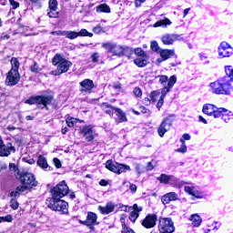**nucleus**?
I'll list each match as a JSON object with an SVG mask.
<instances>
[{"instance_id": "nucleus-1", "label": "nucleus", "mask_w": 233, "mask_h": 233, "mask_svg": "<svg viewBox=\"0 0 233 233\" xmlns=\"http://www.w3.org/2000/svg\"><path fill=\"white\" fill-rule=\"evenodd\" d=\"M52 63L54 66L57 67L56 70L50 72L51 76H61L62 74H66L72 66V62L66 60V58L63 57V56L59 54L55 55Z\"/></svg>"}, {"instance_id": "nucleus-2", "label": "nucleus", "mask_w": 233, "mask_h": 233, "mask_svg": "<svg viewBox=\"0 0 233 233\" xmlns=\"http://www.w3.org/2000/svg\"><path fill=\"white\" fill-rule=\"evenodd\" d=\"M16 179H19L21 183V186L18 187V190L20 191L26 192V190H32L34 187H37V185H39L37 180H35L34 174L28 172L20 173Z\"/></svg>"}, {"instance_id": "nucleus-3", "label": "nucleus", "mask_w": 233, "mask_h": 233, "mask_svg": "<svg viewBox=\"0 0 233 233\" xmlns=\"http://www.w3.org/2000/svg\"><path fill=\"white\" fill-rule=\"evenodd\" d=\"M54 96L48 95L31 96L25 101V105H37V106H43L46 110H48V105H52Z\"/></svg>"}, {"instance_id": "nucleus-4", "label": "nucleus", "mask_w": 233, "mask_h": 233, "mask_svg": "<svg viewBox=\"0 0 233 233\" xmlns=\"http://www.w3.org/2000/svg\"><path fill=\"white\" fill-rule=\"evenodd\" d=\"M102 46L105 48V50H107L109 54L116 56V57H122V56H125V52L128 50L127 46L117 45L114 42L103 43Z\"/></svg>"}, {"instance_id": "nucleus-5", "label": "nucleus", "mask_w": 233, "mask_h": 233, "mask_svg": "<svg viewBox=\"0 0 233 233\" xmlns=\"http://www.w3.org/2000/svg\"><path fill=\"white\" fill-rule=\"evenodd\" d=\"M212 94L228 95L230 94V83L225 81H215L209 84Z\"/></svg>"}, {"instance_id": "nucleus-6", "label": "nucleus", "mask_w": 233, "mask_h": 233, "mask_svg": "<svg viewBox=\"0 0 233 233\" xmlns=\"http://www.w3.org/2000/svg\"><path fill=\"white\" fill-rule=\"evenodd\" d=\"M68 192V185H66V181L63 180L51 190L52 199H61L65 198Z\"/></svg>"}, {"instance_id": "nucleus-7", "label": "nucleus", "mask_w": 233, "mask_h": 233, "mask_svg": "<svg viewBox=\"0 0 233 233\" xmlns=\"http://www.w3.org/2000/svg\"><path fill=\"white\" fill-rule=\"evenodd\" d=\"M158 230L160 233H173L176 230L174 221L170 218H159Z\"/></svg>"}, {"instance_id": "nucleus-8", "label": "nucleus", "mask_w": 233, "mask_h": 233, "mask_svg": "<svg viewBox=\"0 0 233 233\" xmlns=\"http://www.w3.org/2000/svg\"><path fill=\"white\" fill-rule=\"evenodd\" d=\"M47 207L51 208V210L61 212L62 214H68V202L61 200V198H51V202L47 204Z\"/></svg>"}, {"instance_id": "nucleus-9", "label": "nucleus", "mask_w": 233, "mask_h": 233, "mask_svg": "<svg viewBox=\"0 0 233 233\" xmlns=\"http://www.w3.org/2000/svg\"><path fill=\"white\" fill-rule=\"evenodd\" d=\"M106 168L110 170V172H114L115 174H123V172H127V170H130V166L125 164H119L114 161L107 160L105 164Z\"/></svg>"}, {"instance_id": "nucleus-10", "label": "nucleus", "mask_w": 233, "mask_h": 233, "mask_svg": "<svg viewBox=\"0 0 233 233\" xmlns=\"http://www.w3.org/2000/svg\"><path fill=\"white\" fill-rule=\"evenodd\" d=\"M212 116H214V117L216 119H218V117H222L223 121L225 123H229L230 120L233 119V114H232V111H228L223 107H220V108H218L216 107L215 108V111L213 112Z\"/></svg>"}, {"instance_id": "nucleus-11", "label": "nucleus", "mask_w": 233, "mask_h": 233, "mask_svg": "<svg viewBox=\"0 0 233 233\" xmlns=\"http://www.w3.org/2000/svg\"><path fill=\"white\" fill-rule=\"evenodd\" d=\"M19 81H21V75L19 74V71L10 69L6 74L5 78V84L7 86H15Z\"/></svg>"}, {"instance_id": "nucleus-12", "label": "nucleus", "mask_w": 233, "mask_h": 233, "mask_svg": "<svg viewBox=\"0 0 233 233\" xmlns=\"http://www.w3.org/2000/svg\"><path fill=\"white\" fill-rule=\"evenodd\" d=\"M172 123H174V118L171 116H167L163 119L162 123L157 128V133L160 137H163L168 130H170V127H172Z\"/></svg>"}, {"instance_id": "nucleus-13", "label": "nucleus", "mask_w": 233, "mask_h": 233, "mask_svg": "<svg viewBox=\"0 0 233 233\" xmlns=\"http://www.w3.org/2000/svg\"><path fill=\"white\" fill-rule=\"evenodd\" d=\"M80 134L85 137L86 141H94L96 138V131L92 126H84L80 128Z\"/></svg>"}, {"instance_id": "nucleus-14", "label": "nucleus", "mask_w": 233, "mask_h": 233, "mask_svg": "<svg viewBox=\"0 0 233 233\" xmlns=\"http://www.w3.org/2000/svg\"><path fill=\"white\" fill-rule=\"evenodd\" d=\"M233 54V48L227 42H222L218 47V56L220 57H230Z\"/></svg>"}, {"instance_id": "nucleus-15", "label": "nucleus", "mask_w": 233, "mask_h": 233, "mask_svg": "<svg viewBox=\"0 0 233 233\" xmlns=\"http://www.w3.org/2000/svg\"><path fill=\"white\" fill-rule=\"evenodd\" d=\"M183 37L177 34H166L161 37L163 45H174L176 41H182Z\"/></svg>"}, {"instance_id": "nucleus-16", "label": "nucleus", "mask_w": 233, "mask_h": 233, "mask_svg": "<svg viewBox=\"0 0 233 233\" xmlns=\"http://www.w3.org/2000/svg\"><path fill=\"white\" fill-rule=\"evenodd\" d=\"M157 222V215L148 214L142 220V227H144L145 228H154L156 227Z\"/></svg>"}, {"instance_id": "nucleus-17", "label": "nucleus", "mask_w": 233, "mask_h": 233, "mask_svg": "<svg viewBox=\"0 0 233 233\" xmlns=\"http://www.w3.org/2000/svg\"><path fill=\"white\" fill-rule=\"evenodd\" d=\"M80 92L85 94H91L94 90V81L88 78L82 80L80 83Z\"/></svg>"}, {"instance_id": "nucleus-18", "label": "nucleus", "mask_w": 233, "mask_h": 233, "mask_svg": "<svg viewBox=\"0 0 233 233\" xmlns=\"http://www.w3.org/2000/svg\"><path fill=\"white\" fill-rule=\"evenodd\" d=\"M12 152H15V147L12 144V142L2 145V147L0 148L1 157H8Z\"/></svg>"}, {"instance_id": "nucleus-19", "label": "nucleus", "mask_w": 233, "mask_h": 233, "mask_svg": "<svg viewBox=\"0 0 233 233\" xmlns=\"http://www.w3.org/2000/svg\"><path fill=\"white\" fill-rule=\"evenodd\" d=\"M82 225H86V227H92L94 225H98L97 223V215L94 212H88L86 219L81 222Z\"/></svg>"}, {"instance_id": "nucleus-20", "label": "nucleus", "mask_w": 233, "mask_h": 233, "mask_svg": "<svg viewBox=\"0 0 233 233\" xmlns=\"http://www.w3.org/2000/svg\"><path fill=\"white\" fill-rule=\"evenodd\" d=\"M177 81V77H176V76L173 75L172 76H170L167 86H165L164 88H162V90H161V96L163 97H166L167 95L168 94V92H170V90H172V88L174 87V85H176Z\"/></svg>"}, {"instance_id": "nucleus-21", "label": "nucleus", "mask_w": 233, "mask_h": 233, "mask_svg": "<svg viewBox=\"0 0 233 233\" xmlns=\"http://www.w3.org/2000/svg\"><path fill=\"white\" fill-rule=\"evenodd\" d=\"M98 210L100 211L101 214L106 216L114 212V210H116V205H114V203L112 202H107L105 207L99 206Z\"/></svg>"}, {"instance_id": "nucleus-22", "label": "nucleus", "mask_w": 233, "mask_h": 233, "mask_svg": "<svg viewBox=\"0 0 233 233\" xmlns=\"http://www.w3.org/2000/svg\"><path fill=\"white\" fill-rule=\"evenodd\" d=\"M177 199V194L176 192H169L164 195L161 198L163 205H168L170 201H176Z\"/></svg>"}, {"instance_id": "nucleus-23", "label": "nucleus", "mask_w": 233, "mask_h": 233, "mask_svg": "<svg viewBox=\"0 0 233 233\" xmlns=\"http://www.w3.org/2000/svg\"><path fill=\"white\" fill-rule=\"evenodd\" d=\"M158 54H160V57L163 61H167V59L174 57L176 51H174V49H161Z\"/></svg>"}, {"instance_id": "nucleus-24", "label": "nucleus", "mask_w": 233, "mask_h": 233, "mask_svg": "<svg viewBox=\"0 0 233 233\" xmlns=\"http://www.w3.org/2000/svg\"><path fill=\"white\" fill-rule=\"evenodd\" d=\"M148 56H138L137 58L134 59V64L138 66V68H143L148 65Z\"/></svg>"}, {"instance_id": "nucleus-25", "label": "nucleus", "mask_w": 233, "mask_h": 233, "mask_svg": "<svg viewBox=\"0 0 233 233\" xmlns=\"http://www.w3.org/2000/svg\"><path fill=\"white\" fill-rule=\"evenodd\" d=\"M157 181H160V183H163L164 185H168L170 181H177V178L176 177L167 174H161L159 177H157Z\"/></svg>"}, {"instance_id": "nucleus-26", "label": "nucleus", "mask_w": 233, "mask_h": 233, "mask_svg": "<svg viewBox=\"0 0 233 233\" xmlns=\"http://www.w3.org/2000/svg\"><path fill=\"white\" fill-rule=\"evenodd\" d=\"M115 112H116V117L118 123H127L128 121V118H127V114H125L121 108L115 107Z\"/></svg>"}, {"instance_id": "nucleus-27", "label": "nucleus", "mask_w": 233, "mask_h": 233, "mask_svg": "<svg viewBox=\"0 0 233 233\" xmlns=\"http://www.w3.org/2000/svg\"><path fill=\"white\" fill-rule=\"evenodd\" d=\"M172 25V21L168 18H164L162 20H159L156 22L153 26L154 28H159V26H162L163 28H167V26H170Z\"/></svg>"}, {"instance_id": "nucleus-28", "label": "nucleus", "mask_w": 233, "mask_h": 233, "mask_svg": "<svg viewBox=\"0 0 233 233\" xmlns=\"http://www.w3.org/2000/svg\"><path fill=\"white\" fill-rule=\"evenodd\" d=\"M218 106L212 105V104H206L203 106L202 112L204 114H207V116H212L214 114V111L216 110Z\"/></svg>"}, {"instance_id": "nucleus-29", "label": "nucleus", "mask_w": 233, "mask_h": 233, "mask_svg": "<svg viewBox=\"0 0 233 233\" xmlns=\"http://www.w3.org/2000/svg\"><path fill=\"white\" fill-rule=\"evenodd\" d=\"M189 219L193 227H199V225H201V223L203 222V219H201V217H199V215L198 214L191 215Z\"/></svg>"}, {"instance_id": "nucleus-30", "label": "nucleus", "mask_w": 233, "mask_h": 233, "mask_svg": "<svg viewBox=\"0 0 233 233\" xmlns=\"http://www.w3.org/2000/svg\"><path fill=\"white\" fill-rule=\"evenodd\" d=\"M101 108L108 116H114V110H116V107H113L112 106L104 103L101 105Z\"/></svg>"}, {"instance_id": "nucleus-31", "label": "nucleus", "mask_w": 233, "mask_h": 233, "mask_svg": "<svg viewBox=\"0 0 233 233\" xmlns=\"http://www.w3.org/2000/svg\"><path fill=\"white\" fill-rule=\"evenodd\" d=\"M96 12L97 14H110V6L106 4H101L100 5L96 6Z\"/></svg>"}, {"instance_id": "nucleus-32", "label": "nucleus", "mask_w": 233, "mask_h": 233, "mask_svg": "<svg viewBox=\"0 0 233 233\" xmlns=\"http://www.w3.org/2000/svg\"><path fill=\"white\" fill-rule=\"evenodd\" d=\"M37 165L40 167V168H43L44 170L46 168H48V161L46 160V157L43 156L38 157Z\"/></svg>"}, {"instance_id": "nucleus-33", "label": "nucleus", "mask_w": 233, "mask_h": 233, "mask_svg": "<svg viewBox=\"0 0 233 233\" xmlns=\"http://www.w3.org/2000/svg\"><path fill=\"white\" fill-rule=\"evenodd\" d=\"M9 170L11 172H15V176L17 179V177H19L23 172H21V170H19V167H17V166L14 163H10L9 164Z\"/></svg>"}, {"instance_id": "nucleus-34", "label": "nucleus", "mask_w": 233, "mask_h": 233, "mask_svg": "<svg viewBox=\"0 0 233 233\" xmlns=\"http://www.w3.org/2000/svg\"><path fill=\"white\" fill-rule=\"evenodd\" d=\"M11 70H15L16 72H19L20 63L16 57L11 58Z\"/></svg>"}, {"instance_id": "nucleus-35", "label": "nucleus", "mask_w": 233, "mask_h": 233, "mask_svg": "<svg viewBox=\"0 0 233 233\" xmlns=\"http://www.w3.org/2000/svg\"><path fill=\"white\" fill-rule=\"evenodd\" d=\"M65 37H66V39H77L79 34L76 31H66Z\"/></svg>"}, {"instance_id": "nucleus-36", "label": "nucleus", "mask_w": 233, "mask_h": 233, "mask_svg": "<svg viewBox=\"0 0 233 233\" xmlns=\"http://www.w3.org/2000/svg\"><path fill=\"white\" fill-rule=\"evenodd\" d=\"M185 192H187L190 196H194L195 198H198V190H196V187H188L186 186L184 187Z\"/></svg>"}, {"instance_id": "nucleus-37", "label": "nucleus", "mask_w": 233, "mask_h": 233, "mask_svg": "<svg viewBox=\"0 0 233 233\" xmlns=\"http://www.w3.org/2000/svg\"><path fill=\"white\" fill-rule=\"evenodd\" d=\"M47 15L51 19H56V18L59 17V11H57V9H48Z\"/></svg>"}, {"instance_id": "nucleus-38", "label": "nucleus", "mask_w": 233, "mask_h": 233, "mask_svg": "<svg viewBox=\"0 0 233 233\" xmlns=\"http://www.w3.org/2000/svg\"><path fill=\"white\" fill-rule=\"evenodd\" d=\"M77 34L78 37H94V34L88 32L86 29H81Z\"/></svg>"}, {"instance_id": "nucleus-39", "label": "nucleus", "mask_w": 233, "mask_h": 233, "mask_svg": "<svg viewBox=\"0 0 233 233\" xmlns=\"http://www.w3.org/2000/svg\"><path fill=\"white\" fill-rule=\"evenodd\" d=\"M159 96H161V92L153 91L150 93L149 97L153 103H156V101H157V99H159Z\"/></svg>"}, {"instance_id": "nucleus-40", "label": "nucleus", "mask_w": 233, "mask_h": 233, "mask_svg": "<svg viewBox=\"0 0 233 233\" xmlns=\"http://www.w3.org/2000/svg\"><path fill=\"white\" fill-rule=\"evenodd\" d=\"M181 146L179 148L176 150V152L185 154L187 152V144H185V141L183 139H180Z\"/></svg>"}, {"instance_id": "nucleus-41", "label": "nucleus", "mask_w": 233, "mask_h": 233, "mask_svg": "<svg viewBox=\"0 0 233 233\" xmlns=\"http://www.w3.org/2000/svg\"><path fill=\"white\" fill-rule=\"evenodd\" d=\"M129 219L130 221H132V223H136V220L137 219V218H139V213H137V211H131L129 213Z\"/></svg>"}, {"instance_id": "nucleus-42", "label": "nucleus", "mask_w": 233, "mask_h": 233, "mask_svg": "<svg viewBox=\"0 0 233 233\" xmlns=\"http://www.w3.org/2000/svg\"><path fill=\"white\" fill-rule=\"evenodd\" d=\"M150 48L153 52H157L159 54V51L161 50V47H159V44L157 42L154 41L151 42Z\"/></svg>"}, {"instance_id": "nucleus-43", "label": "nucleus", "mask_w": 233, "mask_h": 233, "mask_svg": "<svg viewBox=\"0 0 233 233\" xmlns=\"http://www.w3.org/2000/svg\"><path fill=\"white\" fill-rule=\"evenodd\" d=\"M135 54L136 56H137L138 57H145V56H148L145 50H143L141 47H137L135 49Z\"/></svg>"}, {"instance_id": "nucleus-44", "label": "nucleus", "mask_w": 233, "mask_h": 233, "mask_svg": "<svg viewBox=\"0 0 233 233\" xmlns=\"http://www.w3.org/2000/svg\"><path fill=\"white\" fill-rule=\"evenodd\" d=\"M157 78L158 79L160 85H167V82L168 83V81L170 80V79H168V76H165V75L158 76H157Z\"/></svg>"}, {"instance_id": "nucleus-45", "label": "nucleus", "mask_w": 233, "mask_h": 233, "mask_svg": "<svg viewBox=\"0 0 233 233\" xmlns=\"http://www.w3.org/2000/svg\"><path fill=\"white\" fill-rule=\"evenodd\" d=\"M10 207L13 210H17L19 208V202H17V199L12 198L10 200Z\"/></svg>"}, {"instance_id": "nucleus-46", "label": "nucleus", "mask_w": 233, "mask_h": 233, "mask_svg": "<svg viewBox=\"0 0 233 233\" xmlns=\"http://www.w3.org/2000/svg\"><path fill=\"white\" fill-rule=\"evenodd\" d=\"M40 70L41 69L39 68V66L35 62H34V65L30 66V72H32L33 74H38Z\"/></svg>"}, {"instance_id": "nucleus-47", "label": "nucleus", "mask_w": 233, "mask_h": 233, "mask_svg": "<svg viewBox=\"0 0 233 233\" xmlns=\"http://www.w3.org/2000/svg\"><path fill=\"white\" fill-rule=\"evenodd\" d=\"M133 94L136 97H142L143 90H141L139 86H137L133 89Z\"/></svg>"}, {"instance_id": "nucleus-48", "label": "nucleus", "mask_w": 233, "mask_h": 233, "mask_svg": "<svg viewBox=\"0 0 233 233\" xmlns=\"http://www.w3.org/2000/svg\"><path fill=\"white\" fill-rule=\"evenodd\" d=\"M23 192L25 191H21V189H19V186L16 187L15 191H12L10 193L11 198H17V196H19V194H23Z\"/></svg>"}, {"instance_id": "nucleus-49", "label": "nucleus", "mask_w": 233, "mask_h": 233, "mask_svg": "<svg viewBox=\"0 0 233 233\" xmlns=\"http://www.w3.org/2000/svg\"><path fill=\"white\" fill-rule=\"evenodd\" d=\"M93 32L94 34H103V32H105V29L103 28V26L96 25L93 27Z\"/></svg>"}, {"instance_id": "nucleus-50", "label": "nucleus", "mask_w": 233, "mask_h": 233, "mask_svg": "<svg viewBox=\"0 0 233 233\" xmlns=\"http://www.w3.org/2000/svg\"><path fill=\"white\" fill-rule=\"evenodd\" d=\"M57 9V0L49 1V10Z\"/></svg>"}, {"instance_id": "nucleus-51", "label": "nucleus", "mask_w": 233, "mask_h": 233, "mask_svg": "<svg viewBox=\"0 0 233 233\" xmlns=\"http://www.w3.org/2000/svg\"><path fill=\"white\" fill-rule=\"evenodd\" d=\"M126 219H127V215H125V214L121 215V217H120V222H121V225H122V228H128L127 227V223L125 222Z\"/></svg>"}, {"instance_id": "nucleus-52", "label": "nucleus", "mask_w": 233, "mask_h": 233, "mask_svg": "<svg viewBox=\"0 0 233 233\" xmlns=\"http://www.w3.org/2000/svg\"><path fill=\"white\" fill-rule=\"evenodd\" d=\"M225 72H226V74H227V76H228V77H231V76H232V74H233V68H232V66H227L225 67Z\"/></svg>"}, {"instance_id": "nucleus-53", "label": "nucleus", "mask_w": 233, "mask_h": 233, "mask_svg": "<svg viewBox=\"0 0 233 233\" xmlns=\"http://www.w3.org/2000/svg\"><path fill=\"white\" fill-rule=\"evenodd\" d=\"M91 61L92 63H97V61H99V54L97 52L92 54Z\"/></svg>"}, {"instance_id": "nucleus-54", "label": "nucleus", "mask_w": 233, "mask_h": 233, "mask_svg": "<svg viewBox=\"0 0 233 233\" xmlns=\"http://www.w3.org/2000/svg\"><path fill=\"white\" fill-rule=\"evenodd\" d=\"M66 123L67 127L72 128V127H74V123H75L74 118L73 117H67L66 119Z\"/></svg>"}, {"instance_id": "nucleus-55", "label": "nucleus", "mask_w": 233, "mask_h": 233, "mask_svg": "<svg viewBox=\"0 0 233 233\" xmlns=\"http://www.w3.org/2000/svg\"><path fill=\"white\" fill-rule=\"evenodd\" d=\"M165 103V96H160V98L158 100V102L157 103V108H161V106H163V104Z\"/></svg>"}, {"instance_id": "nucleus-56", "label": "nucleus", "mask_w": 233, "mask_h": 233, "mask_svg": "<svg viewBox=\"0 0 233 233\" xmlns=\"http://www.w3.org/2000/svg\"><path fill=\"white\" fill-rule=\"evenodd\" d=\"M11 6L15 10V8H19V3L15 0H9Z\"/></svg>"}, {"instance_id": "nucleus-57", "label": "nucleus", "mask_w": 233, "mask_h": 233, "mask_svg": "<svg viewBox=\"0 0 233 233\" xmlns=\"http://www.w3.org/2000/svg\"><path fill=\"white\" fill-rule=\"evenodd\" d=\"M143 208L137 206V204L133 205V212H137V214H139V212H141Z\"/></svg>"}, {"instance_id": "nucleus-58", "label": "nucleus", "mask_w": 233, "mask_h": 233, "mask_svg": "<svg viewBox=\"0 0 233 233\" xmlns=\"http://www.w3.org/2000/svg\"><path fill=\"white\" fill-rule=\"evenodd\" d=\"M129 190L132 194H136V192H137V186H136V184H130Z\"/></svg>"}, {"instance_id": "nucleus-59", "label": "nucleus", "mask_w": 233, "mask_h": 233, "mask_svg": "<svg viewBox=\"0 0 233 233\" xmlns=\"http://www.w3.org/2000/svg\"><path fill=\"white\" fill-rule=\"evenodd\" d=\"M65 33L66 31L57 30L51 32V35H65Z\"/></svg>"}, {"instance_id": "nucleus-60", "label": "nucleus", "mask_w": 233, "mask_h": 233, "mask_svg": "<svg viewBox=\"0 0 233 233\" xmlns=\"http://www.w3.org/2000/svg\"><path fill=\"white\" fill-rule=\"evenodd\" d=\"M145 1H147V0H135L136 8H139V6H141V5H143V3H145Z\"/></svg>"}, {"instance_id": "nucleus-61", "label": "nucleus", "mask_w": 233, "mask_h": 233, "mask_svg": "<svg viewBox=\"0 0 233 233\" xmlns=\"http://www.w3.org/2000/svg\"><path fill=\"white\" fill-rule=\"evenodd\" d=\"M53 161L55 163V167H56L57 168H61V160H59L58 158H54Z\"/></svg>"}, {"instance_id": "nucleus-62", "label": "nucleus", "mask_w": 233, "mask_h": 233, "mask_svg": "<svg viewBox=\"0 0 233 233\" xmlns=\"http://www.w3.org/2000/svg\"><path fill=\"white\" fill-rule=\"evenodd\" d=\"M13 220H14V218H12V215H7L4 217V221H7V223H12Z\"/></svg>"}, {"instance_id": "nucleus-63", "label": "nucleus", "mask_w": 233, "mask_h": 233, "mask_svg": "<svg viewBox=\"0 0 233 233\" xmlns=\"http://www.w3.org/2000/svg\"><path fill=\"white\" fill-rule=\"evenodd\" d=\"M146 170L150 171V170H154V165L152 164V162H148L147 167H146Z\"/></svg>"}, {"instance_id": "nucleus-64", "label": "nucleus", "mask_w": 233, "mask_h": 233, "mask_svg": "<svg viewBox=\"0 0 233 233\" xmlns=\"http://www.w3.org/2000/svg\"><path fill=\"white\" fill-rule=\"evenodd\" d=\"M122 233H135V232L130 228H122Z\"/></svg>"}]
</instances>
